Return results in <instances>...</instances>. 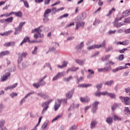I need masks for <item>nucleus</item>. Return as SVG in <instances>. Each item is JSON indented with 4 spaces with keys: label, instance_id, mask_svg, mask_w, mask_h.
I'll return each instance as SVG.
<instances>
[{
    "label": "nucleus",
    "instance_id": "32",
    "mask_svg": "<svg viewBox=\"0 0 130 130\" xmlns=\"http://www.w3.org/2000/svg\"><path fill=\"white\" fill-rule=\"evenodd\" d=\"M113 12H115V9L114 8H112V9L109 10L108 14H106L107 17L110 16Z\"/></svg>",
    "mask_w": 130,
    "mask_h": 130
},
{
    "label": "nucleus",
    "instance_id": "52",
    "mask_svg": "<svg viewBox=\"0 0 130 130\" xmlns=\"http://www.w3.org/2000/svg\"><path fill=\"white\" fill-rule=\"evenodd\" d=\"M5 125V120H1L0 121V128H2Z\"/></svg>",
    "mask_w": 130,
    "mask_h": 130
},
{
    "label": "nucleus",
    "instance_id": "2",
    "mask_svg": "<svg viewBox=\"0 0 130 130\" xmlns=\"http://www.w3.org/2000/svg\"><path fill=\"white\" fill-rule=\"evenodd\" d=\"M51 102H52V100L50 99L48 101L42 103V107L43 108V109L42 111V114H44V113L46 112V111H47V109H48L49 107L48 105L49 104V103H51Z\"/></svg>",
    "mask_w": 130,
    "mask_h": 130
},
{
    "label": "nucleus",
    "instance_id": "22",
    "mask_svg": "<svg viewBox=\"0 0 130 130\" xmlns=\"http://www.w3.org/2000/svg\"><path fill=\"white\" fill-rule=\"evenodd\" d=\"M78 70H79V67H72L68 69L67 73L68 74L69 72H77Z\"/></svg>",
    "mask_w": 130,
    "mask_h": 130
},
{
    "label": "nucleus",
    "instance_id": "44",
    "mask_svg": "<svg viewBox=\"0 0 130 130\" xmlns=\"http://www.w3.org/2000/svg\"><path fill=\"white\" fill-rule=\"evenodd\" d=\"M111 66H106V67H105L104 68V70H105V71H106V72H108L109 71H110L111 70Z\"/></svg>",
    "mask_w": 130,
    "mask_h": 130
},
{
    "label": "nucleus",
    "instance_id": "40",
    "mask_svg": "<svg viewBox=\"0 0 130 130\" xmlns=\"http://www.w3.org/2000/svg\"><path fill=\"white\" fill-rule=\"evenodd\" d=\"M72 78H73L72 76H69L68 77H64L63 78V81H64V82H69L70 80L71 79H72Z\"/></svg>",
    "mask_w": 130,
    "mask_h": 130
},
{
    "label": "nucleus",
    "instance_id": "64",
    "mask_svg": "<svg viewBox=\"0 0 130 130\" xmlns=\"http://www.w3.org/2000/svg\"><path fill=\"white\" fill-rule=\"evenodd\" d=\"M124 32L125 33V34H129L130 33V27L128 29H126L124 30Z\"/></svg>",
    "mask_w": 130,
    "mask_h": 130
},
{
    "label": "nucleus",
    "instance_id": "61",
    "mask_svg": "<svg viewBox=\"0 0 130 130\" xmlns=\"http://www.w3.org/2000/svg\"><path fill=\"white\" fill-rule=\"evenodd\" d=\"M109 92H108L107 91H103L101 92V95H103V96H108V94Z\"/></svg>",
    "mask_w": 130,
    "mask_h": 130
},
{
    "label": "nucleus",
    "instance_id": "10",
    "mask_svg": "<svg viewBox=\"0 0 130 130\" xmlns=\"http://www.w3.org/2000/svg\"><path fill=\"white\" fill-rule=\"evenodd\" d=\"M74 93H75V89H72L68 91L67 93H66V96L67 99H71L73 97Z\"/></svg>",
    "mask_w": 130,
    "mask_h": 130
},
{
    "label": "nucleus",
    "instance_id": "45",
    "mask_svg": "<svg viewBox=\"0 0 130 130\" xmlns=\"http://www.w3.org/2000/svg\"><path fill=\"white\" fill-rule=\"evenodd\" d=\"M108 96H110L111 98H112V99H114L116 97V95L115 93H109Z\"/></svg>",
    "mask_w": 130,
    "mask_h": 130
},
{
    "label": "nucleus",
    "instance_id": "56",
    "mask_svg": "<svg viewBox=\"0 0 130 130\" xmlns=\"http://www.w3.org/2000/svg\"><path fill=\"white\" fill-rule=\"evenodd\" d=\"M95 87L98 89V91L100 90L101 88H102V84H100L95 85Z\"/></svg>",
    "mask_w": 130,
    "mask_h": 130
},
{
    "label": "nucleus",
    "instance_id": "23",
    "mask_svg": "<svg viewBox=\"0 0 130 130\" xmlns=\"http://www.w3.org/2000/svg\"><path fill=\"white\" fill-rule=\"evenodd\" d=\"M20 2L23 3V5L25 8H26V9H29V8H30L29 3H28V1H27V0H20Z\"/></svg>",
    "mask_w": 130,
    "mask_h": 130
},
{
    "label": "nucleus",
    "instance_id": "19",
    "mask_svg": "<svg viewBox=\"0 0 130 130\" xmlns=\"http://www.w3.org/2000/svg\"><path fill=\"white\" fill-rule=\"evenodd\" d=\"M17 86H18V83H14L12 85H10L5 87V90L6 91H8V90H13V89H14V88H16Z\"/></svg>",
    "mask_w": 130,
    "mask_h": 130
},
{
    "label": "nucleus",
    "instance_id": "28",
    "mask_svg": "<svg viewBox=\"0 0 130 130\" xmlns=\"http://www.w3.org/2000/svg\"><path fill=\"white\" fill-rule=\"evenodd\" d=\"M58 101H60V104H61V103L62 104H63L64 105V104H67V102H68V99L65 98V99H58Z\"/></svg>",
    "mask_w": 130,
    "mask_h": 130
},
{
    "label": "nucleus",
    "instance_id": "41",
    "mask_svg": "<svg viewBox=\"0 0 130 130\" xmlns=\"http://www.w3.org/2000/svg\"><path fill=\"white\" fill-rule=\"evenodd\" d=\"M110 57V55H106L105 56L102 57V60L103 61H104V60H106V59H108Z\"/></svg>",
    "mask_w": 130,
    "mask_h": 130
},
{
    "label": "nucleus",
    "instance_id": "62",
    "mask_svg": "<svg viewBox=\"0 0 130 130\" xmlns=\"http://www.w3.org/2000/svg\"><path fill=\"white\" fill-rule=\"evenodd\" d=\"M128 43H129V40H125V41H123V44L124 46L128 45Z\"/></svg>",
    "mask_w": 130,
    "mask_h": 130
},
{
    "label": "nucleus",
    "instance_id": "16",
    "mask_svg": "<svg viewBox=\"0 0 130 130\" xmlns=\"http://www.w3.org/2000/svg\"><path fill=\"white\" fill-rule=\"evenodd\" d=\"M80 107L79 104H72L68 109V111H71V109H76Z\"/></svg>",
    "mask_w": 130,
    "mask_h": 130
},
{
    "label": "nucleus",
    "instance_id": "43",
    "mask_svg": "<svg viewBox=\"0 0 130 130\" xmlns=\"http://www.w3.org/2000/svg\"><path fill=\"white\" fill-rule=\"evenodd\" d=\"M9 95L10 97H11V98H14V97H17V96H18V93L15 92H12L10 93Z\"/></svg>",
    "mask_w": 130,
    "mask_h": 130
},
{
    "label": "nucleus",
    "instance_id": "21",
    "mask_svg": "<svg viewBox=\"0 0 130 130\" xmlns=\"http://www.w3.org/2000/svg\"><path fill=\"white\" fill-rule=\"evenodd\" d=\"M85 25V22H77L76 23V26L75 27V29L76 30H78V29H79V28H80V27H84V26Z\"/></svg>",
    "mask_w": 130,
    "mask_h": 130
},
{
    "label": "nucleus",
    "instance_id": "51",
    "mask_svg": "<svg viewBox=\"0 0 130 130\" xmlns=\"http://www.w3.org/2000/svg\"><path fill=\"white\" fill-rule=\"evenodd\" d=\"M34 93H35L34 91L28 92L27 94H26L25 95L24 98L26 99V98H28V97H29V96H30V95H33V94H34Z\"/></svg>",
    "mask_w": 130,
    "mask_h": 130
},
{
    "label": "nucleus",
    "instance_id": "31",
    "mask_svg": "<svg viewBox=\"0 0 130 130\" xmlns=\"http://www.w3.org/2000/svg\"><path fill=\"white\" fill-rule=\"evenodd\" d=\"M41 119H42V116H41L39 118V122H38V124L34 127V128H33L31 130H37V126H38V125H39V124L40 123V122L41 121Z\"/></svg>",
    "mask_w": 130,
    "mask_h": 130
},
{
    "label": "nucleus",
    "instance_id": "5",
    "mask_svg": "<svg viewBox=\"0 0 130 130\" xmlns=\"http://www.w3.org/2000/svg\"><path fill=\"white\" fill-rule=\"evenodd\" d=\"M64 76V72H58L52 78V81H57L58 79H60V78H62Z\"/></svg>",
    "mask_w": 130,
    "mask_h": 130
},
{
    "label": "nucleus",
    "instance_id": "1",
    "mask_svg": "<svg viewBox=\"0 0 130 130\" xmlns=\"http://www.w3.org/2000/svg\"><path fill=\"white\" fill-rule=\"evenodd\" d=\"M40 28H41V26H40L37 28L32 29L31 33H35L34 36V38H35V39H37V38H38L39 37H40V38H43V34H41L42 30H41Z\"/></svg>",
    "mask_w": 130,
    "mask_h": 130
},
{
    "label": "nucleus",
    "instance_id": "8",
    "mask_svg": "<svg viewBox=\"0 0 130 130\" xmlns=\"http://www.w3.org/2000/svg\"><path fill=\"white\" fill-rule=\"evenodd\" d=\"M129 15L128 10H127L123 12L122 15L121 17L115 18V21H121L122 19L124 18V17H127V16H129Z\"/></svg>",
    "mask_w": 130,
    "mask_h": 130
},
{
    "label": "nucleus",
    "instance_id": "30",
    "mask_svg": "<svg viewBox=\"0 0 130 130\" xmlns=\"http://www.w3.org/2000/svg\"><path fill=\"white\" fill-rule=\"evenodd\" d=\"M13 20H14V18H13V17H10L5 19V22H7V23H12Z\"/></svg>",
    "mask_w": 130,
    "mask_h": 130
},
{
    "label": "nucleus",
    "instance_id": "39",
    "mask_svg": "<svg viewBox=\"0 0 130 130\" xmlns=\"http://www.w3.org/2000/svg\"><path fill=\"white\" fill-rule=\"evenodd\" d=\"M38 49V48H37V47L35 46L34 48V50H32V51L31 52L32 54H33L34 55H36V54H37Z\"/></svg>",
    "mask_w": 130,
    "mask_h": 130
},
{
    "label": "nucleus",
    "instance_id": "4",
    "mask_svg": "<svg viewBox=\"0 0 130 130\" xmlns=\"http://www.w3.org/2000/svg\"><path fill=\"white\" fill-rule=\"evenodd\" d=\"M119 99L126 105H130V98L128 96H120Z\"/></svg>",
    "mask_w": 130,
    "mask_h": 130
},
{
    "label": "nucleus",
    "instance_id": "50",
    "mask_svg": "<svg viewBox=\"0 0 130 130\" xmlns=\"http://www.w3.org/2000/svg\"><path fill=\"white\" fill-rule=\"evenodd\" d=\"M100 23V20L98 19H95V20L94 21L93 25V26H96V25H98V24Z\"/></svg>",
    "mask_w": 130,
    "mask_h": 130
},
{
    "label": "nucleus",
    "instance_id": "3",
    "mask_svg": "<svg viewBox=\"0 0 130 130\" xmlns=\"http://www.w3.org/2000/svg\"><path fill=\"white\" fill-rule=\"evenodd\" d=\"M106 41L104 40L102 44L100 45H92L91 46L87 47L88 50H92V49H95V48H100V47H105V43Z\"/></svg>",
    "mask_w": 130,
    "mask_h": 130
},
{
    "label": "nucleus",
    "instance_id": "46",
    "mask_svg": "<svg viewBox=\"0 0 130 130\" xmlns=\"http://www.w3.org/2000/svg\"><path fill=\"white\" fill-rule=\"evenodd\" d=\"M94 95L96 97H100V96H101V92H100L99 90H98L94 93Z\"/></svg>",
    "mask_w": 130,
    "mask_h": 130
},
{
    "label": "nucleus",
    "instance_id": "25",
    "mask_svg": "<svg viewBox=\"0 0 130 130\" xmlns=\"http://www.w3.org/2000/svg\"><path fill=\"white\" fill-rule=\"evenodd\" d=\"M10 54V51H4L0 53V57L2 56H5L6 55H9Z\"/></svg>",
    "mask_w": 130,
    "mask_h": 130
},
{
    "label": "nucleus",
    "instance_id": "33",
    "mask_svg": "<svg viewBox=\"0 0 130 130\" xmlns=\"http://www.w3.org/2000/svg\"><path fill=\"white\" fill-rule=\"evenodd\" d=\"M114 83V81L113 80H110L109 81H107L104 83V85H106L107 86H110L111 85H112Z\"/></svg>",
    "mask_w": 130,
    "mask_h": 130
},
{
    "label": "nucleus",
    "instance_id": "11",
    "mask_svg": "<svg viewBox=\"0 0 130 130\" xmlns=\"http://www.w3.org/2000/svg\"><path fill=\"white\" fill-rule=\"evenodd\" d=\"M26 42H28L29 43H34V42H35V41H32L31 42H30L29 37H26L20 43V45H23V44H24V43H26Z\"/></svg>",
    "mask_w": 130,
    "mask_h": 130
},
{
    "label": "nucleus",
    "instance_id": "53",
    "mask_svg": "<svg viewBox=\"0 0 130 130\" xmlns=\"http://www.w3.org/2000/svg\"><path fill=\"white\" fill-rule=\"evenodd\" d=\"M5 36H8V35H10L12 34V33H13V30H8L7 31L5 32Z\"/></svg>",
    "mask_w": 130,
    "mask_h": 130
},
{
    "label": "nucleus",
    "instance_id": "58",
    "mask_svg": "<svg viewBox=\"0 0 130 130\" xmlns=\"http://www.w3.org/2000/svg\"><path fill=\"white\" fill-rule=\"evenodd\" d=\"M25 101L26 98H25V97L22 98V99L20 102V105H23L24 102H25Z\"/></svg>",
    "mask_w": 130,
    "mask_h": 130
},
{
    "label": "nucleus",
    "instance_id": "54",
    "mask_svg": "<svg viewBox=\"0 0 130 130\" xmlns=\"http://www.w3.org/2000/svg\"><path fill=\"white\" fill-rule=\"evenodd\" d=\"M5 36H8V35H10L12 34V33H13V30H8L7 31L5 32Z\"/></svg>",
    "mask_w": 130,
    "mask_h": 130
},
{
    "label": "nucleus",
    "instance_id": "63",
    "mask_svg": "<svg viewBox=\"0 0 130 130\" xmlns=\"http://www.w3.org/2000/svg\"><path fill=\"white\" fill-rule=\"evenodd\" d=\"M114 62L111 61V60H109L108 61L107 63H106V65L107 66H108V64H111V66H113V64H114Z\"/></svg>",
    "mask_w": 130,
    "mask_h": 130
},
{
    "label": "nucleus",
    "instance_id": "57",
    "mask_svg": "<svg viewBox=\"0 0 130 130\" xmlns=\"http://www.w3.org/2000/svg\"><path fill=\"white\" fill-rule=\"evenodd\" d=\"M124 58V55L123 54H121L119 55L118 60H123Z\"/></svg>",
    "mask_w": 130,
    "mask_h": 130
},
{
    "label": "nucleus",
    "instance_id": "35",
    "mask_svg": "<svg viewBox=\"0 0 130 130\" xmlns=\"http://www.w3.org/2000/svg\"><path fill=\"white\" fill-rule=\"evenodd\" d=\"M38 82L40 84V86H44V85L46 84V82L44 80H42V79H39Z\"/></svg>",
    "mask_w": 130,
    "mask_h": 130
},
{
    "label": "nucleus",
    "instance_id": "27",
    "mask_svg": "<svg viewBox=\"0 0 130 130\" xmlns=\"http://www.w3.org/2000/svg\"><path fill=\"white\" fill-rule=\"evenodd\" d=\"M22 31V28H20L19 26L15 28L14 35H18Z\"/></svg>",
    "mask_w": 130,
    "mask_h": 130
},
{
    "label": "nucleus",
    "instance_id": "48",
    "mask_svg": "<svg viewBox=\"0 0 130 130\" xmlns=\"http://www.w3.org/2000/svg\"><path fill=\"white\" fill-rule=\"evenodd\" d=\"M84 47V42H82L80 45H79L78 46H77V48L78 49H81V48H82Z\"/></svg>",
    "mask_w": 130,
    "mask_h": 130
},
{
    "label": "nucleus",
    "instance_id": "18",
    "mask_svg": "<svg viewBox=\"0 0 130 130\" xmlns=\"http://www.w3.org/2000/svg\"><path fill=\"white\" fill-rule=\"evenodd\" d=\"M60 101H58V100L57 99L55 102V105L54 106V110L55 111H56V110H57L58 109V108H59V107H60Z\"/></svg>",
    "mask_w": 130,
    "mask_h": 130
},
{
    "label": "nucleus",
    "instance_id": "7",
    "mask_svg": "<svg viewBox=\"0 0 130 130\" xmlns=\"http://www.w3.org/2000/svg\"><path fill=\"white\" fill-rule=\"evenodd\" d=\"M10 77H11V73L8 72L1 76L0 81L1 82H5Z\"/></svg>",
    "mask_w": 130,
    "mask_h": 130
},
{
    "label": "nucleus",
    "instance_id": "29",
    "mask_svg": "<svg viewBox=\"0 0 130 130\" xmlns=\"http://www.w3.org/2000/svg\"><path fill=\"white\" fill-rule=\"evenodd\" d=\"M96 124H97V122H96L95 120H92L90 124L91 128H94V127H95L96 126Z\"/></svg>",
    "mask_w": 130,
    "mask_h": 130
},
{
    "label": "nucleus",
    "instance_id": "38",
    "mask_svg": "<svg viewBox=\"0 0 130 130\" xmlns=\"http://www.w3.org/2000/svg\"><path fill=\"white\" fill-rule=\"evenodd\" d=\"M16 17H18L19 18H21L22 16H23V14H22V12L21 11L16 12L15 13Z\"/></svg>",
    "mask_w": 130,
    "mask_h": 130
},
{
    "label": "nucleus",
    "instance_id": "49",
    "mask_svg": "<svg viewBox=\"0 0 130 130\" xmlns=\"http://www.w3.org/2000/svg\"><path fill=\"white\" fill-rule=\"evenodd\" d=\"M117 108V104H114L113 106H111L112 111H113V110H115V109H116Z\"/></svg>",
    "mask_w": 130,
    "mask_h": 130
},
{
    "label": "nucleus",
    "instance_id": "15",
    "mask_svg": "<svg viewBox=\"0 0 130 130\" xmlns=\"http://www.w3.org/2000/svg\"><path fill=\"white\" fill-rule=\"evenodd\" d=\"M118 21L120 20H115L114 21V27H116V28H119V27H121L122 26H124L125 25L124 23L122 22H118Z\"/></svg>",
    "mask_w": 130,
    "mask_h": 130
},
{
    "label": "nucleus",
    "instance_id": "60",
    "mask_svg": "<svg viewBox=\"0 0 130 130\" xmlns=\"http://www.w3.org/2000/svg\"><path fill=\"white\" fill-rule=\"evenodd\" d=\"M25 22H20L19 23L18 27L22 29V28L23 26H24V25H25Z\"/></svg>",
    "mask_w": 130,
    "mask_h": 130
},
{
    "label": "nucleus",
    "instance_id": "14",
    "mask_svg": "<svg viewBox=\"0 0 130 130\" xmlns=\"http://www.w3.org/2000/svg\"><path fill=\"white\" fill-rule=\"evenodd\" d=\"M87 72L89 73L87 75V79H91V78H93V76H94V74H95L94 71L91 69H88Z\"/></svg>",
    "mask_w": 130,
    "mask_h": 130
},
{
    "label": "nucleus",
    "instance_id": "12",
    "mask_svg": "<svg viewBox=\"0 0 130 130\" xmlns=\"http://www.w3.org/2000/svg\"><path fill=\"white\" fill-rule=\"evenodd\" d=\"M80 101L82 103H88L90 102V98L89 96L81 97Z\"/></svg>",
    "mask_w": 130,
    "mask_h": 130
},
{
    "label": "nucleus",
    "instance_id": "24",
    "mask_svg": "<svg viewBox=\"0 0 130 130\" xmlns=\"http://www.w3.org/2000/svg\"><path fill=\"white\" fill-rule=\"evenodd\" d=\"M52 11V10L50 9H46L44 13V17H48L50 13H51Z\"/></svg>",
    "mask_w": 130,
    "mask_h": 130
},
{
    "label": "nucleus",
    "instance_id": "37",
    "mask_svg": "<svg viewBox=\"0 0 130 130\" xmlns=\"http://www.w3.org/2000/svg\"><path fill=\"white\" fill-rule=\"evenodd\" d=\"M32 86L36 89H38L40 87V84H39V82L34 83L32 84Z\"/></svg>",
    "mask_w": 130,
    "mask_h": 130
},
{
    "label": "nucleus",
    "instance_id": "26",
    "mask_svg": "<svg viewBox=\"0 0 130 130\" xmlns=\"http://www.w3.org/2000/svg\"><path fill=\"white\" fill-rule=\"evenodd\" d=\"M106 122L108 123V124H112L113 123V119L112 117H109L107 118Z\"/></svg>",
    "mask_w": 130,
    "mask_h": 130
},
{
    "label": "nucleus",
    "instance_id": "20",
    "mask_svg": "<svg viewBox=\"0 0 130 130\" xmlns=\"http://www.w3.org/2000/svg\"><path fill=\"white\" fill-rule=\"evenodd\" d=\"M85 61H86L85 59H83L82 60L77 59L75 60V62H76V63H77L79 66H84V64H85Z\"/></svg>",
    "mask_w": 130,
    "mask_h": 130
},
{
    "label": "nucleus",
    "instance_id": "36",
    "mask_svg": "<svg viewBox=\"0 0 130 130\" xmlns=\"http://www.w3.org/2000/svg\"><path fill=\"white\" fill-rule=\"evenodd\" d=\"M69 16V14L68 13H65L61 16H60L59 17H58V20H60L61 19H62V18H68V16Z\"/></svg>",
    "mask_w": 130,
    "mask_h": 130
},
{
    "label": "nucleus",
    "instance_id": "13",
    "mask_svg": "<svg viewBox=\"0 0 130 130\" xmlns=\"http://www.w3.org/2000/svg\"><path fill=\"white\" fill-rule=\"evenodd\" d=\"M125 69H127V67L119 66V67H117L116 68L112 70V72L113 73H116L117 72H118V71H120V70H125Z\"/></svg>",
    "mask_w": 130,
    "mask_h": 130
},
{
    "label": "nucleus",
    "instance_id": "17",
    "mask_svg": "<svg viewBox=\"0 0 130 130\" xmlns=\"http://www.w3.org/2000/svg\"><path fill=\"white\" fill-rule=\"evenodd\" d=\"M37 94L38 96H39L40 97L43 98V99H44L45 100H46V99H48V98H49L47 94L43 93L42 92H38Z\"/></svg>",
    "mask_w": 130,
    "mask_h": 130
},
{
    "label": "nucleus",
    "instance_id": "9",
    "mask_svg": "<svg viewBox=\"0 0 130 130\" xmlns=\"http://www.w3.org/2000/svg\"><path fill=\"white\" fill-rule=\"evenodd\" d=\"M99 105V102L95 101L92 103V108L91 109L92 113H96L97 109H98V105Z\"/></svg>",
    "mask_w": 130,
    "mask_h": 130
},
{
    "label": "nucleus",
    "instance_id": "6",
    "mask_svg": "<svg viewBox=\"0 0 130 130\" xmlns=\"http://www.w3.org/2000/svg\"><path fill=\"white\" fill-rule=\"evenodd\" d=\"M29 67V62L28 61H24L22 63V64H18V69L19 70H25V69H27Z\"/></svg>",
    "mask_w": 130,
    "mask_h": 130
},
{
    "label": "nucleus",
    "instance_id": "47",
    "mask_svg": "<svg viewBox=\"0 0 130 130\" xmlns=\"http://www.w3.org/2000/svg\"><path fill=\"white\" fill-rule=\"evenodd\" d=\"M23 60V57H22V56H19L18 60H17V62L18 63V64H21V61Z\"/></svg>",
    "mask_w": 130,
    "mask_h": 130
},
{
    "label": "nucleus",
    "instance_id": "55",
    "mask_svg": "<svg viewBox=\"0 0 130 130\" xmlns=\"http://www.w3.org/2000/svg\"><path fill=\"white\" fill-rule=\"evenodd\" d=\"M55 48L54 47H51L49 48V50L46 52V53H48V52H50V51H54L55 50Z\"/></svg>",
    "mask_w": 130,
    "mask_h": 130
},
{
    "label": "nucleus",
    "instance_id": "42",
    "mask_svg": "<svg viewBox=\"0 0 130 130\" xmlns=\"http://www.w3.org/2000/svg\"><path fill=\"white\" fill-rule=\"evenodd\" d=\"M68 63H69V61L63 60L62 62V65L63 68H67V67L68 66Z\"/></svg>",
    "mask_w": 130,
    "mask_h": 130
},
{
    "label": "nucleus",
    "instance_id": "59",
    "mask_svg": "<svg viewBox=\"0 0 130 130\" xmlns=\"http://www.w3.org/2000/svg\"><path fill=\"white\" fill-rule=\"evenodd\" d=\"M116 32V30H110L108 31V34L109 35H111L112 34H114Z\"/></svg>",
    "mask_w": 130,
    "mask_h": 130
},
{
    "label": "nucleus",
    "instance_id": "34",
    "mask_svg": "<svg viewBox=\"0 0 130 130\" xmlns=\"http://www.w3.org/2000/svg\"><path fill=\"white\" fill-rule=\"evenodd\" d=\"M75 79H76L77 82L78 83H80V82H81V81H83V80H84V77L83 76H80L79 77V78H78V77L75 76Z\"/></svg>",
    "mask_w": 130,
    "mask_h": 130
}]
</instances>
